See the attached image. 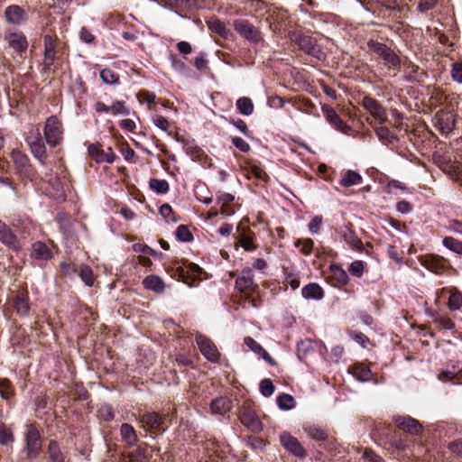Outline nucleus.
Wrapping results in <instances>:
<instances>
[{
  "mask_svg": "<svg viewBox=\"0 0 462 462\" xmlns=\"http://www.w3.org/2000/svg\"><path fill=\"white\" fill-rule=\"evenodd\" d=\"M44 138L49 145L55 147L59 145L62 140V124L57 116H51L47 118L44 129Z\"/></svg>",
  "mask_w": 462,
  "mask_h": 462,
  "instance_id": "nucleus-1",
  "label": "nucleus"
},
{
  "mask_svg": "<svg viewBox=\"0 0 462 462\" xmlns=\"http://www.w3.org/2000/svg\"><path fill=\"white\" fill-rule=\"evenodd\" d=\"M280 442L281 445L286 449L290 454L296 457L299 459H304L308 456L307 449L303 447V445L299 441V439L293 437L291 433L287 431H283L280 434Z\"/></svg>",
  "mask_w": 462,
  "mask_h": 462,
  "instance_id": "nucleus-2",
  "label": "nucleus"
},
{
  "mask_svg": "<svg viewBox=\"0 0 462 462\" xmlns=\"http://www.w3.org/2000/svg\"><path fill=\"white\" fill-rule=\"evenodd\" d=\"M367 46L373 52L381 57L386 64L393 67H397L401 64L400 57L386 44L370 40L367 42Z\"/></svg>",
  "mask_w": 462,
  "mask_h": 462,
  "instance_id": "nucleus-3",
  "label": "nucleus"
},
{
  "mask_svg": "<svg viewBox=\"0 0 462 462\" xmlns=\"http://www.w3.org/2000/svg\"><path fill=\"white\" fill-rule=\"evenodd\" d=\"M291 39L305 53L311 55L319 60L322 59L324 53L313 37L301 33H294L293 38Z\"/></svg>",
  "mask_w": 462,
  "mask_h": 462,
  "instance_id": "nucleus-4",
  "label": "nucleus"
},
{
  "mask_svg": "<svg viewBox=\"0 0 462 462\" xmlns=\"http://www.w3.org/2000/svg\"><path fill=\"white\" fill-rule=\"evenodd\" d=\"M11 159L14 164L16 173L23 178H32L35 171L27 155L19 150H14L11 152Z\"/></svg>",
  "mask_w": 462,
  "mask_h": 462,
  "instance_id": "nucleus-5",
  "label": "nucleus"
},
{
  "mask_svg": "<svg viewBox=\"0 0 462 462\" xmlns=\"http://www.w3.org/2000/svg\"><path fill=\"white\" fill-rule=\"evenodd\" d=\"M25 451L29 458H35L42 449V440L39 430L33 426L29 425L25 434Z\"/></svg>",
  "mask_w": 462,
  "mask_h": 462,
  "instance_id": "nucleus-6",
  "label": "nucleus"
},
{
  "mask_svg": "<svg viewBox=\"0 0 462 462\" xmlns=\"http://www.w3.org/2000/svg\"><path fill=\"white\" fill-rule=\"evenodd\" d=\"M196 342L201 354L212 363H218L220 360V353L215 343L208 337L198 334L196 336Z\"/></svg>",
  "mask_w": 462,
  "mask_h": 462,
  "instance_id": "nucleus-7",
  "label": "nucleus"
},
{
  "mask_svg": "<svg viewBox=\"0 0 462 462\" xmlns=\"http://www.w3.org/2000/svg\"><path fill=\"white\" fill-rule=\"evenodd\" d=\"M27 143L30 146L31 152L32 155L43 165L47 159L46 147L42 142V134L39 129H35L32 136H28L26 139Z\"/></svg>",
  "mask_w": 462,
  "mask_h": 462,
  "instance_id": "nucleus-8",
  "label": "nucleus"
},
{
  "mask_svg": "<svg viewBox=\"0 0 462 462\" xmlns=\"http://www.w3.org/2000/svg\"><path fill=\"white\" fill-rule=\"evenodd\" d=\"M57 41H58V38L56 35L46 34L43 37V45H44L43 69L46 71H51L52 69L54 60H56Z\"/></svg>",
  "mask_w": 462,
  "mask_h": 462,
  "instance_id": "nucleus-9",
  "label": "nucleus"
},
{
  "mask_svg": "<svg viewBox=\"0 0 462 462\" xmlns=\"http://www.w3.org/2000/svg\"><path fill=\"white\" fill-rule=\"evenodd\" d=\"M143 428L147 432L162 433L165 430L162 416L154 411L145 412L140 418Z\"/></svg>",
  "mask_w": 462,
  "mask_h": 462,
  "instance_id": "nucleus-10",
  "label": "nucleus"
},
{
  "mask_svg": "<svg viewBox=\"0 0 462 462\" xmlns=\"http://www.w3.org/2000/svg\"><path fill=\"white\" fill-rule=\"evenodd\" d=\"M8 47L17 53L25 52L28 48V41L25 34L21 31H8L4 36Z\"/></svg>",
  "mask_w": 462,
  "mask_h": 462,
  "instance_id": "nucleus-11",
  "label": "nucleus"
},
{
  "mask_svg": "<svg viewBox=\"0 0 462 462\" xmlns=\"http://www.w3.org/2000/svg\"><path fill=\"white\" fill-rule=\"evenodd\" d=\"M4 18L6 23L20 26L28 20V14L24 8L14 4L5 7Z\"/></svg>",
  "mask_w": 462,
  "mask_h": 462,
  "instance_id": "nucleus-12",
  "label": "nucleus"
},
{
  "mask_svg": "<svg viewBox=\"0 0 462 462\" xmlns=\"http://www.w3.org/2000/svg\"><path fill=\"white\" fill-rule=\"evenodd\" d=\"M393 420L397 428L411 435H419L422 432L423 427L414 418L411 416H393Z\"/></svg>",
  "mask_w": 462,
  "mask_h": 462,
  "instance_id": "nucleus-13",
  "label": "nucleus"
},
{
  "mask_svg": "<svg viewBox=\"0 0 462 462\" xmlns=\"http://www.w3.org/2000/svg\"><path fill=\"white\" fill-rule=\"evenodd\" d=\"M362 106L380 124H383L387 121L386 110L374 97H371L369 96L364 97L362 100Z\"/></svg>",
  "mask_w": 462,
  "mask_h": 462,
  "instance_id": "nucleus-14",
  "label": "nucleus"
},
{
  "mask_svg": "<svg viewBox=\"0 0 462 462\" xmlns=\"http://www.w3.org/2000/svg\"><path fill=\"white\" fill-rule=\"evenodd\" d=\"M236 289L240 292H254L258 285L254 282V273L251 268L243 269L236 280Z\"/></svg>",
  "mask_w": 462,
  "mask_h": 462,
  "instance_id": "nucleus-15",
  "label": "nucleus"
},
{
  "mask_svg": "<svg viewBox=\"0 0 462 462\" xmlns=\"http://www.w3.org/2000/svg\"><path fill=\"white\" fill-rule=\"evenodd\" d=\"M234 28L239 34L253 42H258L262 39L260 32L247 20H236L234 22Z\"/></svg>",
  "mask_w": 462,
  "mask_h": 462,
  "instance_id": "nucleus-16",
  "label": "nucleus"
},
{
  "mask_svg": "<svg viewBox=\"0 0 462 462\" xmlns=\"http://www.w3.org/2000/svg\"><path fill=\"white\" fill-rule=\"evenodd\" d=\"M352 227L353 225L348 222L347 224L339 226L337 229V233L347 245H349V246L356 251L362 252L364 250V244L361 239L357 237Z\"/></svg>",
  "mask_w": 462,
  "mask_h": 462,
  "instance_id": "nucleus-17",
  "label": "nucleus"
},
{
  "mask_svg": "<svg viewBox=\"0 0 462 462\" xmlns=\"http://www.w3.org/2000/svg\"><path fill=\"white\" fill-rule=\"evenodd\" d=\"M321 110L327 121L335 129L343 134H347L351 130V127L341 120V118L339 117V116L333 107L328 105H324L322 106Z\"/></svg>",
  "mask_w": 462,
  "mask_h": 462,
  "instance_id": "nucleus-18",
  "label": "nucleus"
},
{
  "mask_svg": "<svg viewBox=\"0 0 462 462\" xmlns=\"http://www.w3.org/2000/svg\"><path fill=\"white\" fill-rule=\"evenodd\" d=\"M239 419L243 425L251 430H256L260 426L257 415L252 405L248 402H245L242 405L239 412Z\"/></svg>",
  "mask_w": 462,
  "mask_h": 462,
  "instance_id": "nucleus-19",
  "label": "nucleus"
},
{
  "mask_svg": "<svg viewBox=\"0 0 462 462\" xmlns=\"http://www.w3.org/2000/svg\"><path fill=\"white\" fill-rule=\"evenodd\" d=\"M88 153L90 157L98 163H112L116 158L111 148H107V151L106 152L101 148L100 145L94 143L88 146Z\"/></svg>",
  "mask_w": 462,
  "mask_h": 462,
  "instance_id": "nucleus-20",
  "label": "nucleus"
},
{
  "mask_svg": "<svg viewBox=\"0 0 462 462\" xmlns=\"http://www.w3.org/2000/svg\"><path fill=\"white\" fill-rule=\"evenodd\" d=\"M306 435L315 441H325L329 437V430L318 424H306L303 426Z\"/></svg>",
  "mask_w": 462,
  "mask_h": 462,
  "instance_id": "nucleus-21",
  "label": "nucleus"
},
{
  "mask_svg": "<svg viewBox=\"0 0 462 462\" xmlns=\"http://www.w3.org/2000/svg\"><path fill=\"white\" fill-rule=\"evenodd\" d=\"M202 273V269L196 263H189L187 266V270L181 268L180 270V276L182 278L183 282L188 284L189 287L197 285L196 275H199Z\"/></svg>",
  "mask_w": 462,
  "mask_h": 462,
  "instance_id": "nucleus-22",
  "label": "nucleus"
},
{
  "mask_svg": "<svg viewBox=\"0 0 462 462\" xmlns=\"http://www.w3.org/2000/svg\"><path fill=\"white\" fill-rule=\"evenodd\" d=\"M232 408V401L227 397H217L211 401L210 409L212 413L224 415Z\"/></svg>",
  "mask_w": 462,
  "mask_h": 462,
  "instance_id": "nucleus-23",
  "label": "nucleus"
},
{
  "mask_svg": "<svg viewBox=\"0 0 462 462\" xmlns=\"http://www.w3.org/2000/svg\"><path fill=\"white\" fill-rule=\"evenodd\" d=\"M122 439L130 447L138 442V436L134 428L129 423H123L120 427Z\"/></svg>",
  "mask_w": 462,
  "mask_h": 462,
  "instance_id": "nucleus-24",
  "label": "nucleus"
},
{
  "mask_svg": "<svg viewBox=\"0 0 462 462\" xmlns=\"http://www.w3.org/2000/svg\"><path fill=\"white\" fill-rule=\"evenodd\" d=\"M301 294L307 300H319L324 297V291L318 283L312 282L301 289Z\"/></svg>",
  "mask_w": 462,
  "mask_h": 462,
  "instance_id": "nucleus-25",
  "label": "nucleus"
},
{
  "mask_svg": "<svg viewBox=\"0 0 462 462\" xmlns=\"http://www.w3.org/2000/svg\"><path fill=\"white\" fill-rule=\"evenodd\" d=\"M289 24L286 11L280 10L271 16L270 26L273 31L285 30Z\"/></svg>",
  "mask_w": 462,
  "mask_h": 462,
  "instance_id": "nucleus-26",
  "label": "nucleus"
},
{
  "mask_svg": "<svg viewBox=\"0 0 462 462\" xmlns=\"http://www.w3.org/2000/svg\"><path fill=\"white\" fill-rule=\"evenodd\" d=\"M145 289L151 290L156 293H162L165 289L164 282L157 275H148L143 281Z\"/></svg>",
  "mask_w": 462,
  "mask_h": 462,
  "instance_id": "nucleus-27",
  "label": "nucleus"
},
{
  "mask_svg": "<svg viewBox=\"0 0 462 462\" xmlns=\"http://www.w3.org/2000/svg\"><path fill=\"white\" fill-rule=\"evenodd\" d=\"M235 198L229 193H223L217 198V203L220 204V213L225 216L235 214L233 201Z\"/></svg>",
  "mask_w": 462,
  "mask_h": 462,
  "instance_id": "nucleus-28",
  "label": "nucleus"
},
{
  "mask_svg": "<svg viewBox=\"0 0 462 462\" xmlns=\"http://www.w3.org/2000/svg\"><path fill=\"white\" fill-rule=\"evenodd\" d=\"M0 241L9 247H15L17 245L16 236L13 234L12 230L6 226L5 223L0 220Z\"/></svg>",
  "mask_w": 462,
  "mask_h": 462,
  "instance_id": "nucleus-29",
  "label": "nucleus"
},
{
  "mask_svg": "<svg viewBox=\"0 0 462 462\" xmlns=\"http://www.w3.org/2000/svg\"><path fill=\"white\" fill-rule=\"evenodd\" d=\"M14 306L17 314L22 316L28 315L30 306L28 303V297L25 292L22 291L15 296Z\"/></svg>",
  "mask_w": 462,
  "mask_h": 462,
  "instance_id": "nucleus-30",
  "label": "nucleus"
},
{
  "mask_svg": "<svg viewBox=\"0 0 462 462\" xmlns=\"http://www.w3.org/2000/svg\"><path fill=\"white\" fill-rule=\"evenodd\" d=\"M353 375L359 381L366 382L371 379L372 373L368 365L357 363L351 368Z\"/></svg>",
  "mask_w": 462,
  "mask_h": 462,
  "instance_id": "nucleus-31",
  "label": "nucleus"
},
{
  "mask_svg": "<svg viewBox=\"0 0 462 462\" xmlns=\"http://www.w3.org/2000/svg\"><path fill=\"white\" fill-rule=\"evenodd\" d=\"M14 442V435L10 426L5 422L0 423V445L8 447Z\"/></svg>",
  "mask_w": 462,
  "mask_h": 462,
  "instance_id": "nucleus-32",
  "label": "nucleus"
},
{
  "mask_svg": "<svg viewBox=\"0 0 462 462\" xmlns=\"http://www.w3.org/2000/svg\"><path fill=\"white\" fill-rule=\"evenodd\" d=\"M15 391L12 382L7 378L0 379V396L9 402L14 396Z\"/></svg>",
  "mask_w": 462,
  "mask_h": 462,
  "instance_id": "nucleus-33",
  "label": "nucleus"
},
{
  "mask_svg": "<svg viewBox=\"0 0 462 462\" xmlns=\"http://www.w3.org/2000/svg\"><path fill=\"white\" fill-rule=\"evenodd\" d=\"M49 462H64V456L55 440H51L48 446Z\"/></svg>",
  "mask_w": 462,
  "mask_h": 462,
  "instance_id": "nucleus-34",
  "label": "nucleus"
},
{
  "mask_svg": "<svg viewBox=\"0 0 462 462\" xmlns=\"http://www.w3.org/2000/svg\"><path fill=\"white\" fill-rule=\"evenodd\" d=\"M208 26L210 31L217 33L219 36L225 39H226L230 33V31L226 26V24L218 19L208 21Z\"/></svg>",
  "mask_w": 462,
  "mask_h": 462,
  "instance_id": "nucleus-35",
  "label": "nucleus"
},
{
  "mask_svg": "<svg viewBox=\"0 0 462 462\" xmlns=\"http://www.w3.org/2000/svg\"><path fill=\"white\" fill-rule=\"evenodd\" d=\"M77 273H79V276L87 286L91 287L94 284L95 276L91 267L88 265H79Z\"/></svg>",
  "mask_w": 462,
  "mask_h": 462,
  "instance_id": "nucleus-36",
  "label": "nucleus"
},
{
  "mask_svg": "<svg viewBox=\"0 0 462 462\" xmlns=\"http://www.w3.org/2000/svg\"><path fill=\"white\" fill-rule=\"evenodd\" d=\"M363 178L358 172L349 170L340 180V184L344 187H350L353 185L360 184Z\"/></svg>",
  "mask_w": 462,
  "mask_h": 462,
  "instance_id": "nucleus-37",
  "label": "nucleus"
},
{
  "mask_svg": "<svg viewBox=\"0 0 462 462\" xmlns=\"http://www.w3.org/2000/svg\"><path fill=\"white\" fill-rule=\"evenodd\" d=\"M448 307L450 310H459L462 309V292L457 289L450 291V295L448 301Z\"/></svg>",
  "mask_w": 462,
  "mask_h": 462,
  "instance_id": "nucleus-38",
  "label": "nucleus"
},
{
  "mask_svg": "<svg viewBox=\"0 0 462 462\" xmlns=\"http://www.w3.org/2000/svg\"><path fill=\"white\" fill-rule=\"evenodd\" d=\"M236 108L244 116H250L254 112V104L249 97H243L237 99Z\"/></svg>",
  "mask_w": 462,
  "mask_h": 462,
  "instance_id": "nucleus-39",
  "label": "nucleus"
},
{
  "mask_svg": "<svg viewBox=\"0 0 462 462\" xmlns=\"http://www.w3.org/2000/svg\"><path fill=\"white\" fill-rule=\"evenodd\" d=\"M442 245L448 250L462 254V241L453 236H446L442 240Z\"/></svg>",
  "mask_w": 462,
  "mask_h": 462,
  "instance_id": "nucleus-40",
  "label": "nucleus"
},
{
  "mask_svg": "<svg viewBox=\"0 0 462 462\" xmlns=\"http://www.w3.org/2000/svg\"><path fill=\"white\" fill-rule=\"evenodd\" d=\"M32 254L37 259L46 260L51 257V251L49 247L42 242H36L33 244Z\"/></svg>",
  "mask_w": 462,
  "mask_h": 462,
  "instance_id": "nucleus-41",
  "label": "nucleus"
},
{
  "mask_svg": "<svg viewBox=\"0 0 462 462\" xmlns=\"http://www.w3.org/2000/svg\"><path fill=\"white\" fill-rule=\"evenodd\" d=\"M150 188L158 194H165L169 191V183L165 180L151 179L149 181Z\"/></svg>",
  "mask_w": 462,
  "mask_h": 462,
  "instance_id": "nucleus-42",
  "label": "nucleus"
},
{
  "mask_svg": "<svg viewBox=\"0 0 462 462\" xmlns=\"http://www.w3.org/2000/svg\"><path fill=\"white\" fill-rule=\"evenodd\" d=\"M277 404L280 409L289 411L295 406L294 398L287 393H282L277 397Z\"/></svg>",
  "mask_w": 462,
  "mask_h": 462,
  "instance_id": "nucleus-43",
  "label": "nucleus"
},
{
  "mask_svg": "<svg viewBox=\"0 0 462 462\" xmlns=\"http://www.w3.org/2000/svg\"><path fill=\"white\" fill-rule=\"evenodd\" d=\"M295 246L300 248V251L304 255H310L312 253L314 242L310 238L298 239L294 243Z\"/></svg>",
  "mask_w": 462,
  "mask_h": 462,
  "instance_id": "nucleus-44",
  "label": "nucleus"
},
{
  "mask_svg": "<svg viewBox=\"0 0 462 462\" xmlns=\"http://www.w3.org/2000/svg\"><path fill=\"white\" fill-rule=\"evenodd\" d=\"M254 236L251 234H246L245 232H243L240 236V245L245 251H254L257 246L254 245Z\"/></svg>",
  "mask_w": 462,
  "mask_h": 462,
  "instance_id": "nucleus-45",
  "label": "nucleus"
},
{
  "mask_svg": "<svg viewBox=\"0 0 462 462\" xmlns=\"http://www.w3.org/2000/svg\"><path fill=\"white\" fill-rule=\"evenodd\" d=\"M285 282L289 284L292 290L300 287V275L292 270L288 268L284 269Z\"/></svg>",
  "mask_w": 462,
  "mask_h": 462,
  "instance_id": "nucleus-46",
  "label": "nucleus"
},
{
  "mask_svg": "<svg viewBox=\"0 0 462 462\" xmlns=\"http://www.w3.org/2000/svg\"><path fill=\"white\" fill-rule=\"evenodd\" d=\"M332 275L334 279L342 285H345L348 282V275L345 270L337 265H331L330 267Z\"/></svg>",
  "mask_w": 462,
  "mask_h": 462,
  "instance_id": "nucleus-47",
  "label": "nucleus"
},
{
  "mask_svg": "<svg viewBox=\"0 0 462 462\" xmlns=\"http://www.w3.org/2000/svg\"><path fill=\"white\" fill-rule=\"evenodd\" d=\"M100 78L106 84H116L119 80V76L117 73L114 72L110 69H104L100 71Z\"/></svg>",
  "mask_w": 462,
  "mask_h": 462,
  "instance_id": "nucleus-48",
  "label": "nucleus"
},
{
  "mask_svg": "<svg viewBox=\"0 0 462 462\" xmlns=\"http://www.w3.org/2000/svg\"><path fill=\"white\" fill-rule=\"evenodd\" d=\"M447 265H448V261L446 259H444L443 257L439 256V255H431L430 257V259H429V262H428V268H430L432 270L434 268L435 272H437L438 269H444V268H446Z\"/></svg>",
  "mask_w": 462,
  "mask_h": 462,
  "instance_id": "nucleus-49",
  "label": "nucleus"
},
{
  "mask_svg": "<svg viewBox=\"0 0 462 462\" xmlns=\"http://www.w3.org/2000/svg\"><path fill=\"white\" fill-rule=\"evenodd\" d=\"M176 237L181 242H191L193 240V235L185 225H180L177 227Z\"/></svg>",
  "mask_w": 462,
  "mask_h": 462,
  "instance_id": "nucleus-50",
  "label": "nucleus"
},
{
  "mask_svg": "<svg viewBox=\"0 0 462 462\" xmlns=\"http://www.w3.org/2000/svg\"><path fill=\"white\" fill-rule=\"evenodd\" d=\"M374 132L379 140L382 142H392L393 140L396 139V137L385 126L374 127Z\"/></svg>",
  "mask_w": 462,
  "mask_h": 462,
  "instance_id": "nucleus-51",
  "label": "nucleus"
},
{
  "mask_svg": "<svg viewBox=\"0 0 462 462\" xmlns=\"http://www.w3.org/2000/svg\"><path fill=\"white\" fill-rule=\"evenodd\" d=\"M450 76L453 81L457 84H462V61H456L452 63Z\"/></svg>",
  "mask_w": 462,
  "mask_h": 462,
  "instance_id": "nucleus-52",
  "label": "nucleus"
},
{
  "mask_svg": "<svg viewBox=\"0 0 462 462\" xmlns=\"http://www.w3.org/2000/svg\"><path fill=\"white\" fill-rule=\"evenodd\" d=\"M434 323L440 329L452 330L453 328H455L454 321L450 318H448V317H444V316L437 317L434 319Z\"/></svg>",
  "mask_w": 462,
  "mask_h": 462,
  "instance_id": "nucleus-53",
  "label": "nucleus"
},
{
  "mask_svg": "<svg viewBox=\"0 0 462 462\" xmlns=\"http://www.w3.org/2000/svg\"><path fill=\"white\" fill-rule=\"evenodd\" d=\"M152 121L156 127L164 132H168L171 127V124L168 121V119L162 116V115L152 116Z\"/></svg>",
  "mask_w": 462,
  "mask_h": 462,
  "instance_id": "nucleus-54",
  "label": "nucleus"
},
{
  "mask_svg": "<svg viewBox=\"0 0 462 462\" xmlns=\"http://www.w3.org/2000/svg\"><path fill=\"white\" fill-rule=\"evenodd\" d=\"M137 98L140 102H146L149 106V109H152L151 105L156 103L155 94L149 92L148 90H141L137 94Z\"/></svg>",
  "mask_w": 462,
  "mask_h": 462,
  "instance_id": "nucleus-55",
  "label": "nucleus"
},
{
  "mask_svg": "<svg viewBox=\"0 0 462 462\" xmlns=\"http://www.w3.org/2000/svg\"><path fill=\"white\" fill-rule=\"evenodd\" d=\"M274 385L270 379H263L260 383V392L264 397H270L274 392Z\"/></svg>",
  "mask_w": 462,
  "mask_h": 462,
  "instance_id": "nucleus-56",
  "label": "nucleus"
},
{
  "mask_svg": "<svg viewBox=\"0 0 462 462\" xmlns=\"http://www.w3.org/2000/svg\"><path fill=\"white\" fill-rule=\"evenodd\" d=\"M364 270H365V263L360 260L354 261L348 268L349 273L352 275L358 277V278H360L363 275Z\"/></svg>",
  "mask_w": 462,
  "mask_h": 462,
  "instance_id": "nucleus-57",
  "label": "nucleus"
},
{
  "mask_svg": "<svg viewBox=\"0 0 462 462\" xmlns=\"http://www.w3.org/2000/svg\"><path fill=\"white\" fill-rule=\"evenodd\" d=\"M110 114H112L113 116H117V115L127 116L129 114V111L126 108L125 102L116 101L110 106Z\"/></svg>",
  "mask_w": 462,
  "mask_h": 462,
  "instance_id": "nucleus-58",
  "label": "nucleus"
},
{
  "mask_svg": "<svg viewBox=\"0 0 462 462\" xmlns=\"http://www.w3.org/2000/svg\"><path fill=\"white\" fill-rule=\"evenodd\" d=\"M60 270L66 276H73L78 273L79 266L70 262H62L60 264Z\"/></svg>",
  "mask_w": 462,
  "mask_h": 462,
  "instance_id": "nucleus-59",
  "label": "nucleus"
},
{
  "mask_svg": "<svg viewBox=\"0 0 462 462\" xmlns=\"http://www.w3.org/2000/svg\"><path fill=\"white\" fill-rule=\"evenodd\" d=\"M244 342L251 351L257 355L264 352L263 347L251 337H245Z\"/></svg>",
  "mask_w": 462,
  "mask_h": 462,
  "instance_id": "nucleus-60",
  "label": "nucleus"
},
{
  "mask_svg": "<svg viewBox=\"0 0 462 462\" xmlns=\"http://www.w3.org/2000/svg\"><path fill=\"white\" fill-rule=\"evenodd\" d=\"M232 144L242 152H247L250 151L249 143L241 137H233Z\"/></svg>",
  "mask_w": 462,
  "mask_h": 462,
  "instance_id": "nucleus-61",
  "label": "nucleus"
},
{
  "mask_svg": "<svg viewBox=\"0 0 462 462\" xmlns=\"http://www.w3.org/2000/svg\"><path fill=\"white\" fill-rule=\"evenodd\" d=\"M321 225H322V217L316 216L310 221V223L308 225V228L311 234H317V233H319Z\"/></svg>",
  "mask_w": 462,
  "mask_h": 462,
  "instance_id": "nucleus-62",
  "label": "nucleus"
},
{
  "mask_svg": "<svg viewBox=\"0 0 462 462\" xmlns=\"http://www.w3.org/2000/svg\"><path fill=\"white\" fill-rule=\"evenodd\" d=\"M448 230L462 236V221L458 219H450L448 221Z\"/></svg>",
  "mask_w": 462,
  "mask_h": 462,
  "instance_id": "nucleus-63",
  "label": "nucleus"
},
{
  "mask_svg": "<svg viewBox=\"0 0 462 462\" xmlns=\"http://www.w3.org/2000/svg\"><path fill=\"white\" fill-rule=\"evenodd\" d=\"M363 457L368 462H384L380 456L369 448L364 451Z\"/></svg>",
  "mask_w": 462,
  "mask_h": 462,
  "instance_id": "nucleus-64",
  "label": "nucleus"
}]
</instances>
